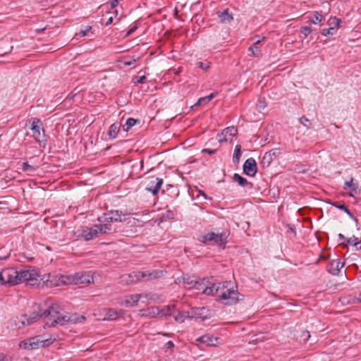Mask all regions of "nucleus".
Instances as JSON below:
<instances>
[{
    "label": "nucleus",
    "instance_id": "69168bd1",
    "mask_svg": "<svg viewBox=\"0 0 361 361\" xmlns=\"http://www.w3.org/2000/svg\"><path fill=\"white\" fill-rule=\"evenodd\" d=\"M198 338L202 339V338H213V336H209L208 335H206V336H200Z\"/></svg>",
    "mask_w": 361,
    "mask_h": 361
},
{
    "label": "nucleus",
    "instance_id": "8fccbe9b",
    "mask_svg": "<svg viewBox=\"0 0 361 361\" xmlns=\"http://www.w3.org/2000/svg\"><path fill=\"white\" fill-rule=\"evenodd\" d=\"M216 152V149H203L202 150V153H207L209 154H214Z\"/></svg>",
    "mask_w": 361,
    "mask_h": 361
},
{
    "label": "nucleus",
    "instance_id": "20e7f679",
    "mask_svg": "<svg viewBox=\"0 0 361 361\" xmlns=\"http://www.w3.org/2000/svg\"><path fill=\"white\" fill-rule=\"evenodd\" d=\"M192 289H195L200 292L201 291L203 294L207 295H214V293H218L220 290V283L216 285L209 282L206 278H197Z\"/></svg>",
    "mask_w": 361,
    "mask_h": 361
},
{
    "label": "nucleus",
    "instance_id": "cd10ccee",
    "mask_svg": "<svg viewBox=\"0 0 361 361\" xmlns=\"http://www.w3.org/2000/svg\"><path fill=\"white\" fill-rule=\"evenodd\" d=\"M94 227L97 230V233H106L112 230V226L109 224H95Z\"/></svg>",
    "mask_w": 361,
    "mask_h": 361
},
{
    "label": "nucleus",
    "instance_id": "603ef678",
    "mask_svg": "<svg viewBox=\"0 0 361 361\" xmlns=\"http://www.w3.org/2000/svg\"><path fill=\"white\" fill-rule=\"evenodd\" d=\"M91 27H87L86 28L85 30H82L80 31L79 32V35L80 37H84L85 35H87V33L89 32V30H90Z\"/></svg>",
    "mask_w": 361,
    "mask_h": 361
},
{
    "label": "nucleus",
    "instance_id": "f8f14e48",
    "mask_svg": "<svg viewBox=\"0 0 361 361\" xmlns=\"http://www.w3.org/2000/svg\"><path fill=\"white\" fill-rule=\"evenodd\" d=\"M243 169L244 173L247 176H255L257 171L255 159L252 157L247 159L243 164Z\"/></svg>",
    "mask_w": 361,
    "mask_h": 361
},
{
    "label": "nucleus",
    "instance_id": "774afa93",
    "mask_svg": "<svg viewBox=\"0 0 361 361\" xmlns=\"http://www.w3.org/2000/svg\"><path fill=\"white\" fill-rule=\"evenodd\" d=\"M358 280L360 281H361V271H360V274H359V276H358Z\"/></svg>",
    "mask_w": 361,
    "mask_h": 361
},
{
    "label": "nucleus",
    "instance_id": "f704fd0d",
    "mask_svg": "<svg viewBox=\"0 0 361 361\" xmlns=\"http://www.w3.org/2000/svg\"><path fill=\"white\" fill-rule=\"evenodd\" d=\"M174 217H175V213L173 211H171V210H167L162 215V219H163L164 221L173 219Z\"/></svg>",
    "mask_w": 361,
    "mask_h": 361
},
{
    "label": "nucleus",
    "instance_id": "5701e85b",
    "mask_svg": "<svg viewBox=\"0 0 361 361\" xmlns=\"http://www.w3.org/2000/svg\"><path fill=\"white\" fill-rule=\"evenodd\" d=\"M233 180L237 182L241 187H248L249 188H252L253 187V184L252 183L248 182L246 178L238 173H234Z\"/></svg>",
    "mask_w": 361,
    "mask_h": 361
},
{
    "label": "nucleus",
    "instance_id": "9d476101",
    "mask_svg": "<svg viewBox=\"0 0 361 361\" xmlns=\"http://www.w3.org/2000/svg\"><path fill=\"white\" fill-rule=\"evenodd\" d=\"M4 279L6 284L10 286H15L20 283V279H19L18 270L16 268H7L4 269Z\"/></svg>",
    "mask_w": 361,
    "mask_h": 361
},
{
    "label": "nucleus",
    "instance_id": "6e6d98bb",
    "mask_svg": "<svg viewBox=\"0 0 361 361\" xmlns=\"http://www.w3.org/2000/svg\"><path fill=\"white\" fill-rule=\"evenodd\" d=\"M112 23H113V17L111 16L107 19L106 22L105 23V25L108 26V25H111Z\"/></svg>",
    "mask_w": 361,
    "mask_h": 361
},
{
    "label": "nucleus",
    "instance_id": "423d86ee",
    "mask_svg": "<svg viewBox=\"0 0 361 361\" xmlns=\"http://www.w3.org/2000/svg\"><path fill=\"white\" fill-rule=\"evenodd\" d=\"M227 284V281L223 283L222 284L220 283V290L218 293L215 294L220 297L221 300H226V304H235L239 300V293L233 288H226Z\"/></svg>",
    "mask_w": 361,
    "mask_h": 361
},
{
    "label": "nucleus",
    "instance_id": "6ab92c4d",
    "mask_svg": "<svg viewBox=\"0 0 361 361\" xmlns=\"http://www.w3.org/2000/svg\"><path fill=\"white\" fill-rule=\"evenodd\" d=\"M40 124H41V121L39 118H32L31 130L32 131L33 136H34L35 139L36 140L37 142H41V140H40V137H41Z\"/></svg>",
    "mask_w": 361,
    "mask_h": 361
},
{
    "label": "nucleus",
    "instance_id": "de8ad7c7",
    "mask_svg": "<svg viewBox=\"0 0 361 361\" xmlns=\"http://www.w3.org/2000/svg\"><path fill=\"white\" fill-rule=\"evenodd\" d=\"M215 96V93H211L209 95L203 97L204 100H205V104L209 102Z\"/></svg>",
    "mask_w": 361,
    "mask_h": 361
},
{
    "label": "nucleus",
    "instance_id": "6e6552de",
    "mask_svg": "<svg viewBox=\"0 0 361 361\" xmlns=\"http://www.w3.org/2000/svg\"><path fill=\"white\" fill-rule=\"evenodd\" d=\"M127 213L120 210H110L97 218L99 222H123L126 220Z\"/></svg>",
    "mask_w": 361,
    "mask_h": 361
},
{
    "label": "nucleus",
    "instance_id": "c03bdc74",
    "mask_svg": "<svg viewBox=\"0 0 361 361\" xmlns=\"http://www.w3.org/2000/svg\"><path fill=\"white\" fill-rule=\"evenodd\" d=\"M135 82L143 84L146 82L147 78L145 76H136L135 78Z\"/></svg>",
    "mask_w": 361,
    "mask_h": 361
},
{
    "label": "nucleus",
    "instance_id": "a211bd4d",
    "mask_svg": "<svg viewBox=\"0 0 361 361\" xmlns=\"http://www.w3.org/2000/svg\"><path fill=\"white\" fill-rule=\"evenodd\" d=\"M208 310L205 307H197V308H192L190 310V315L191 319L195 318V319H201L202 320H205L208 318V315L206 314L207 313Z\"/></svg>",
    "mask_w": 361,
    "mask_h": 361
},
{
    "label": "nucleus",
    "instance_id": "9b49d317",
    "mask_svg": "<svg viewBox=\"0 0 361 361\" xmlns=\"http://www.w3.org/2000/svg\"><path fill=\"white\" fill-rule=\"evenodd\" d=\"M141 276L142 274H140V271H133L128 274L121 276L120 278V282L126 285L136 283L138 281H142Z\"/></svg>",
    "mask_w": 361,
    "mask_h": 361
},
{
    "label": "nucleus",
    "instance_id": "f03ea898",
    "mask_svg": "<svg viewBox=\"0 0 361 361\" xmlns=\"http://www.w3.org/2000/svg\"><path fill=\"white\" fill-rule=\"evenodd\" d=\"M94 282L93 276L90 272L81 271L73 274L61 275L58 279L56 286L75 284L85 286Z\"/></svg>",
    "mask_w": 361,
    "mask_h": 361
},
{
    "label": "nucleus",
    "instance_id": "2eb2a0df",
    "mask_svg": "<svg viewBox=\"0 0 361 361\" xmlns=\"http://www.w3.org/2000/svg\"><path fill=\"white\" fill-rule=\"evenodd\" d=\"M166 306H164L162 309H159L157 307H151L145 310V313L142 315L147 316L149 317H155L159 316L160 317H166Z\"/></svg>",
    "mask_w": 361,
    "mask_h": 361
},
{
    "label": "nucleus",
    "instance_id": "a18cd8bd",
    "mask_svg": "<svg viewBox=\"0 0 361 361\" xmlns=\"http://www.w3.org/2000/svg\"><path fill=\"white\" fill-rule=\"evenodd\" d=\"M29 343L26 340H23L19 343V347L20 348L30 349Z\"/></svg>",
    "mask_w": 361,
    "mask_h": 361
},
{
    "label": "nucleus",
    "instance_id": "ddd939ff",
    "mask_svg": "<svg viewBox=\"0 0 361 361\" xmlns=\"http://www.w3.org/2000/svg\"><path fill=\"white\" fill-rule=\"evenodd\" d=\"M163 184V179L157 177H152L146 186V190L157 195Z\"/></svg>",
    "mask_w": 361,
    "mask_h": 361
},
{
    "label": "nucleus",
    "instance_id": "2f4dec72",
    "mask_svg": "<svg viewBox=\"0 0 361 361\" xmlns=\"http://www.w3.org/2000/svg\"><path fill=\"white\" fill-rule=\"evenodd\" d=\"M341 23H342L341 20L335 16L331 17L328 20V25H329V27H333L334 30H335V31H336V28L338 27Z\"/></svg>",
    "mask_w": 361,
    "mask_h": 361
},
{
    "label": "nucleus",
    "instance_id": "13d9d810",
    "mask_svg": "<svg viewBox=\"0 0 361 361\" xmlns=\"http://www.w3.org/2000/svg\"><path fill=\"white\" fill-rule=\"evenodd\" d=\"M166 348H167L168 349H169V348H173V347H174V344H173V343L172 341H169L166 344Z\"/></svg>",
    "mask_w": 361,
    "mask_h": 361
},
{
    "label": "nucleus",
    "instance_id": "052dcab7",
    "mask_svg": "<svg viewBox=\"0 0 361 361\" xmlns=\"http://www.w3.org/2000/svg\"><path fill=\"white\" fill-rule=\"evenodd\" d=\"M135 61V60L124 61V65L126 66H130L133 65Z\"/></svg>",
    "mask_w": 361,
    "mask_h": 361
},
{
    "label": "nucleus",
    "instance_id": "c9c22d12",
    "mask_svg": "<svg viewBox=\"0 0 361 361\" xmlns=\"http://www.w3.org/2000/svg\"><path fill=\"white\" fill-rule=\"evenodd\" d=\"M345 243L347 245H353L354 246H357L360 243V240L358 238L353 236L351 238H347Z\"/></svg>",
    "mask_w": 361,
    "mask_h": 361
},
{
    "label": "nucleus",
    "instance_id": "b1692460",
    "mask_svg": "<svg viewBox=\"0 0 361 361\" xmlns=\"http://www.w3.org/2000/svg\"><path fill=\"white\" fill-rule=\"evenodd\" d=\"M218 17L222 23H230L233 19V16L228 12V8L224 9L222 12H219Z\"/></svg>",
    "mask_w": 361,
    "mask_h": 361
},
{
    "label": "nucleus",
    "instance_id": "4be33fe9",
    "mask_svg": "<svg viewBox=\"0 0 361 361\" xmlns=\"http://www.w3.org/2000/svg\"><path fill=\"white\" fill-rule=\"evenodd\" d=\"M236 133H237V129L235 127H233V126L228 127L222 131L221 134H218V135H217L218 140L220 142H222L223 141H226L227 139L226 137L227 135L233 137L236 134Z\"/></svg>",
    "mask_w": 361,
    "mask_h": 361
},
{
    "label": "nucleus",
    "instance_id": "393cba45",
    "mask_svg": "<svg viewBox=\"0 0 361 361\" xmlns=\"http://www.w3.org/2000/svg\"><path fill=\"white\" fill-rule=\"evenodd\" d=\"M52 343V342L50 341V340H37V341L30 343L29 346L30 349H37L39 347L44 348L50 345Z\"/></svg>",
    "mask_w": 361,
    "mask_h": 361
},
{
    "label": "nucleus",
    "instance_id": "7c9ffc66",
    "mask_svg": "<svg viewBox=\"0 0 361 361\" xmlns=\"http://www.w3.org/2000/svg\"><path fill=\"white\" fill-rule=\"evenodd\" d=\"M139 120H136L133 118H129L126 120L125 124L123 126V129L124 131L128 132L133 126H134Z\"/></svg>",
    "mask_w": 361,
    "mask_h": 361
},
{
    "label": "nucleus",
    "instance_id": "680f3d73",
    "mask_svg": "<svg viewBox=\"0 0 361 361\" xmlns=\"http://www.w3.org/2000/svg\"><path fill=\"white\" fill-rule=\"evenodd\" d=\"M203 100H204L203 97L200 98V99L197 100V103L195 104V106L202 105V104H203Z\"/></svg>",
    "mask_w": 361,
    "mask_h": 361
},
{
    "label": "nucleus",
    "instance_id": "37998d69",
    "mask_svg": "<svg viewBox=\"0 0 361 361\" xmlns=\"http://www.w3.org/2000/svg\"><path fill=\"white\" fill-rule=\"evenodd\" d=\"M299 122L305 126L307 129H310L311 128L310 125H307V123H310V121L308 118H307L305 116H302L299 119Z\"/></svg>",
    "mask_w": 361,
    "mask_h": 361
},
{
    "label": "nucleus",
    "instance_id": "dca6fc26",
    "mask_svg": "<svg viewBox=\"0 0 361 361\" xmlns=\"http://www.w3.org/2000/svg\"><path fill=\"white\" fill-rule=\"evenodd\" d=\"M344 263L340 259L332 260L326 267L327 271L333 275H338L341 269L343 267Z\"/></svg>",
    "mask_w": 361,
    "mask_h": 361
},
{
    "label": "nucleus",
    "instance_id": "58836bf2",
    "mask_svg": "<svg viewBox=\"0 0 361 361\" xmlns=\"http://www.w3.org/2000/svg\"><path fill=\"white\" fill-rule=\"evenodd\" d=\"M336 33V31L334 30V27H329L328 29H323L322 31H321V34L325 37H327V36H329V35H333Z\"/></svg>",
    "mask_w": 361,
    "mask_h": 361
},
{
    "label": "nucleus",
    "instance_id": "ea45409f",
    "mask_svg": "<svg viewBox=\"0 0 361 361\" xmlns=\"http://www.w3.org/2000/svg\"><path fill=\"white\" fill-rule=\"evenodd\" d=\"M300 32L304 35L305 37H307L312 32V29L309 26H302L300 28Z\"/></svg>",
    "mask_w": 361,
    "mask_h": 361
},
{
    "label": "nucleus",
    "instance_id": "e2e57ef3",
    "mask_svg": "<svg viewBox=\"0 0 361 361\" xmlns=\"http://www.w3.org/2000/svg\"><path fill=\"white\" fill-rule=\"evenodd\" d=\"M303 334H304L302 335V336H307V338H310V334L309 331H304Z\"/></svg>",
    "mask_w": 361,
    "mask_h": 361
},
{
    "label": "nucleus",
    "instance_id": "09e8293b",
    "mask_svg": "<svg viewBox=\"0 0 361 361\" xmlns=\"http://www.w3.org/2000/svg\"><path fill=\"white\" fill-rule=\"evenodd\" d=\"M119 1L118 0H109V3L110 4L111 8H114L117 6L118 4Z\"/></svg>",
    "mask_w": 361,
    "mask_h": 361
},
{
    "label": "nucleus",
    "instance_id": "e433bc0d",
    "mask_svg": "<svg viewBox=\"0 0 361 361\" xmlns=\"http://www.w3.org/2000/svg\"><path fill=\"white\" fill-rule=\"evenodd\" d=\"M197 341L200 342L201 343L206 345L207 346H216L218 345V343H217L218 340H197Z\"/></svg>",
    "mask_w": 361,
    "mask_h": 361
},
{
    "label": "nucleus",
    "instance_id": "4d7b16f0",
    "mask_svg": "<svg viewBox=\"0 0 361 361\" xmlns=\"http://www.w3.org/2000/svg\"><path fill=\"white\" fill-rule=\"evenodd\" d=\"M338 237L340 240H343L344 243L346 242L347 238H345L342 233H339Z\"/></svg>",
    "mask_w": 361,
    "mask_h": 361
},
{
    "label": "nucleus",
    "instance_id": "864d4df0",
    "mask_svg": "<svg viewBox=\"0 0 361 361\" xmlns=\"http://www.w3.org/2000/svg\"><path fill=\"white\" fill-rule=\"evenodd\" d=\"M257 37V39L254 42V46H257V44H259L262 41L265 39L264 37H262V38H259V37Z\"/></svg>",
    "mask_w": 361,
    "mask_h": 361
},
{
    "label": "nucleus",
    "instance_id": "3c124183",
    "mask_svg": "<svg viewBox=\"0 0 361 361\" xmlns=\"http://www.w3.org/2000/svg\"><path fill=\"white\" fill-rule=\"evenodd\" d=\"M0 283L2 285L6 284V281L4 279V270L1 272H0Z\"/></svg>",
    "mask_w": 361,
    "mask_h": 361
},
{
    "label": "nucleus",
    "instance_id": "39448f33",
    "mask_svg": "<svg viewBox=\"0 0 361 361\" xmlns=\"http://www.w3.org/2000/svg\"><path fill=\"white\" fill-rule=\"evenodd\" d=\"M18 276L20 283L27 282L32 286H38L39 284L40 275L37 269L32 267L18 270Z\"/></svg>",
    "mask_w": 361,
    "mask_h": 361
},
{
    "label": "nucleus",
    "instance_id": "aec40b11",
    "mask_svg": "<svg viewBox=\"0 0 361 361\" xmlns=\"http://www.w3.org/2000/svg\"><path fill=\"white\" fill-rule=\"evenodd\" d=\"M141 280L149 281L154 279H157L162 275V271L152 270V271H140Z\"/></svg>",
    "mask_w": 361,
    "mask_h": 361
},
{
    "label": "nucleus",
    "instance_id": "bf43d9fd",
    "mask_svg": "<svg viewBox=\"0 0 361 361\" xmlns=\"http://www.w3.org/2000/svg\"><path fill=\"white\" fill-rule=\"evenodd\" d=\"M265 106H265V104H264V102H262L261 100H259V104H258V108H259V109H264V108H265Z\"/></svg>",
    "mask_w": 361,
    "mask_h": 361
},
{
    "label": "nucleus",
    "instance_id": "c756f323",
    "mask_svg": "<svg viewBox=\"0 0 361 361\" xmlns=\"http://www.w3.org/2000/svg\"><path fill=\"white\" fill-rule=\"evenodd\" d=\"M331 204L333 205L334 207L338 208V209L344 211L351 219H355L353 214L343 204H341L340 202H335L331 203Z\"/></svg>",
    "mask_w": 361,
    "mask_h": 361
},
{
    "label": "nucleus",
    "instance_id": "4c0bfd02",
    "mask_svg": "<svg viewBox=\"0 0 361 361\" xmlns=\"http://www.w3.org/2000/svg\"><path fill=\"white\" fill-rule=\"evenodd\" d=\"M248 51L251 53L250 55L252 56H257L259 54L261 49L257 46H253L250 47L248 49Z\"/></svg>",
    "mask_w": 361,
    "mask_h": 361
},
{
    "label": "nucleus",
    "instance_id": "79ce46f5",
    "mask_svg": "<svg viewBox=\"0 0 361 361\" xmlns=\"http://www.w3.org/2000/svg\"><path fill=\"white\" fill-rule=\"evenodd\" d=\"M35 167L30 165L28 162H24L23 164L22 170L25 172L34 171Z\"/></svg>",
    "mask_w": 361,
    "mask_h": 361
},
{
    "label": "nucleus",
    "instance_id": "1a4fd4ad",
    "mask_svg": "<svg viewBox=\"0 0 361 361\" xmlns=\"http://www.w3.org/2000/svg\"><path fill=\"white\" fill-rule=\"evenodd\" d=\"M166 317H172L178 323H183L186 319L191 318L190 311L177 310L174 305L166 306Z\"/></svg>",
    "mask_w": 361,
    "mask_h": 361
},
{
    "label": "nucleus",
    "instance_id": "0eeeda50",
    "mask_svg": "<svg viewBox=\"0 0 361 361\" xmlns=\"http://www.w3.org/2000/svg\"><path fill=\"white\" fill-rule=\"evenodd\" d=\"M124 311L123 310H115L113 308H102L99 310L94 315L97 317L98 320L113 321L123 317Z\"/></svg>",
    "mask_w": 361,
    "mask_h": 361
},
{
    "label": "nucleus",
    "instance_id": "0e129e2a",
    "mask_svg": "<svg viewBox=\"0 0 361 361\" xmlns=\"http://www.w3.org/2000/svg\"><path fill=\"white\" fill-rule=\"evenodd\" d=\"M9 257V255H7L6 256H4V257H0V262H2V261H4L6 259H7Z\"/></svg>",
    "mask_w": 361,
    "mask_h": 361
},
{
    "label": "nucleus",
    "instance_id": "473e14b6",
    "mask_svg": "<svg viewBox=\"0 0 361 361\" xmlns=\"http://www.w3.org/2000/svg\"><path fill=\"white\" fill-rule=\"evenodd\" d=\"M196 277L195 276H187L183 277V283L187 286L188 288L192 289L195 285V282L196 281Z\"/></svg>",
    "mask_w": 361,
    "mask_h": 361
},
{
    "label": "nucleus",
    "instance_id": "49530a36",
    "mask_svg": "<svg viewBox=\"0 0 361 361\" xmlns=\"http://www.w3.org/2000/svg\"><path fill=\"white\" fill-rule=\"evenodd\" d=\"M137 25H133L129 30L128 31L126 32V37H128L130 36V35H132L137 29Z\"/></svg>",
    "mask_w": 361,
    "mask_h": 361
},
{
    "label": "nucleus",
    "instance_id": "5fc2aeb1",
    "mask_svg": "<svg viewBox=\"0 0 361 361\" xmlns=\"http://www.w3.org/2000/svg\"><path fill=\"white\" fill-rule=\"evenodd\" d=\"M198 192L200 195L203 196L205 200H211L212 199L211 197H208V195L203 191L199 190Z\"/></svg>",
    "mask_w": 361,
    "mask_h": 361
},
{
    "label": "nucleus",
    "instance_id": "a878e982",
    "mask_svg": "<svg viewBox=\"0 0 361 361\" xmlns=\"http://www.w3.org/2000/svg\"><path fill=\"white\" fill-rule=\"evenodd\" d=\"M121 125L119 123H114L111 124L107 132V135L109 139H115L119 132Z\"/></svg>",
    "mask_w": 361,
    "mask_h": 361
},
{
    "label": "nucleus",
    "instance_id": "4468645a",
    "mask_svg": "<svg viewBox=\"0 0 361 361\" xmlns=\"http://www.w3.org/2000/svg\"><path fill=\"white\" fill-rule=\"evenodd\" d=\"M279 154V151L278 149H273L267 152H266L262 158L261 165L263 168L268 167L270 164L272 162L274 159H275Z\"/></svg>",
    "mask_w": 361,
    "mask_h": 361
},
{
    "label": "nucleus",
    "instance_id": "c85d7f7f",
    "mask_svg": "<svg viewBox=\"0 0 361 361\" xmlns=\"http://www.w3.org/2000/svg\"><path fill=\"white\" fill-rule=\"evenodd\" d=\"M242 155L241 145H237L235 147L233 155V163L235 165L238 164Z\"/></svg>",
    "mask_w": 361,
    "mask_h": 361
},
{
    "label": "nucleus",
    "instance_id": "338daca9",
    "mask_svg": "<svg viewBox=\"0 0 361 361\" xmlns=\"http://www.w3.org/2000/svg\"><path fill=\"white\" fill-rule=\"evenodd\" d=\"M182 68L180 67L178 69L175 70V74L178 75L180 73H181Z\"/></svg>",
    "mask_w": 361,
    "mask_h": 361
},
{
    "label": "nucleus",
    "instance_id": "72a5a7b5",
    "mask_svg": "<svg viewBox=\"0 0 361 361\" xmlns=\"http://www.w3.org/2000/svg\"><path fill=\"white\" fill-rule=\"evenodd\" d=\"M313 18L310 22L313 24H318L324 20V17L318 11L313 12Z\"/></svg>",
    "mask_w": 361,
    "mask_h": 361
},
{
    "label": "nucleus",
    "instance_id": "bb28decb",
    "mask_svg": "<svg viewBox=\"0 0 361 361\" xmlns=\"http://www.w3.org/2000/svg\"><path fill=\"white\" fill-rule=\"evenodd\" d=\"M350 189L351 192L358 194L360 192V189L357 183H353V178H350L349 181H345L344 183L343 189Z\"/></svg>",
    "mask_w": 361,
    "mask_h": 361
},
{
    "label": "nucleus",
    "instance_id": "f3484780",
    "mask_svg": "<svg viewBox=\"0 0 361 361\" xmlns=\"http://www.w3.org/2000/svg\"><path fill=\"white\" fill-rule=\"evenodd\" d=\"M94 225L92 227H85L82 229L78 237L83 238L86 241L90 240L97 236L98 233Z\"/></svg>",
    "mask_w": 361,
    "mask_h": 361
},
{
    "label": "nucleus",
    "instance_id": "412c9836",
    "mask_svg": "<svg viewBox=\"0 0 361 361\" xmlns=\"http://www.w3.org/2000/svg\"><path fill=\"white\" fill-rule=\"evenodd\" d=\"M140 298L141 295L140 294L126 295L123 302V305L126 307L135 306L137 305Z\"/></svg>",
    "mask_w": 361,
    "mask_h": 361
},
{
    "label": "nucleus",
    "instance_id": "f257e3e1",
    "mask_svg": "<svg viewBox=\"0 0 361 361\" xmlns=\"http://www.w3.org/2000/svg\"><path fill=\"white\" fill-rule=\"evenodd\" d=\"M40 318L47 319L44 326H56L57 325L63 326L81 323L85 319L83 315L78 314H62L60 306L54 303L43 312L40 310L39 312H33L29 316L27 314L22 315L19 322L24 326L32 324Z\"/></svg>",
    "mask_w": 361,
    "mask_h": 361
},
{
    "label": "nucleus",
    "instance_id": "7ed1b4c3",
    "mask_svg": "<svg viewBox=\"0 0 361 361\" xmlns=\"http://www.w3.org/2000/svg\"><path fill=\"white\" fill-rule=\"evenodd\" d=\"M228 235L229 233L228 231L221 233L209 232L202 236V242L205 245L210 243L217 245L224 249L227 243Z\"/></svg>",
    "mask_w": 361,
    "mask_h": 361
},
{
    "label": "nucleus",
    "instance_id": "a19ab883",
    "mask_svg": "<svg viewBox=\"0 0 361 361\" xmlns=\"http://www.w3.org/2000/svg\"><path fill=\"white\" fill-rule=\"evenodd\" d=\"M197 66L202 70H207L210 67V63L209 62H202V61H198L196 63Z\"/></svg>",
    "mask_w": 361,
    "mask_h": 361
}]
</instances>
